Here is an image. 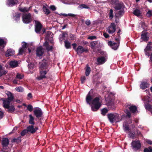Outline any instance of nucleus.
I'll use <instances>...</instances> for the list:
<instances>
[{
    "instance_id": "nucleus-1",
    "label": "nucleus",
    "mask_w": 152,
    "mask_h": 152,
    "mask_svg": "<svg viewBox=\"0 0 152 152\" xmlns=\"http://www.w3.org/2000/svg\"><path fill=\"white\" fill-rule=\"evenodd\" d=\"M93 96L91 95L89 91L87 94L86 97V101L88 104L91 105L92 111H96L99 108L101 105V104L99 101V98L97 97L93 99Z\"/></svg>"
},
{
    "instance_id": "nucleus-2",
    "label": "nucleus",
    "mask_w": 152,
    "mask_h": 152,
    "mask_svg": "<svg viewBox=\"0 0 152 152\" xmlns=\"http://www.w3.org/2000/svg\"><path fill=\"white\" fill-rule=\"evenodd\" d=\"M107 94V96L105 98V101H106L105 104L108 106L109 109L113 110L115 107L114 102L115 94L113 92H108Z\"/></svg>"
},
{
    "instance_id": "nucleus-3",
    "label": "nucleus",
    "mask_w": 152,
    "mask_h": 152,
    "mask_svg": "<svg viewBox=\"0 0 152 152\" xmlns=\"http://www.w3.org/2000/svg\"><path fill=\"white\" fill-rule=\"evenodd\" d=\"M107 117L111 123L118 122L120 121L119 115L116 113H108L107 115Z\"/></svg>"
},
{
    "instance_id": "nucleus-4",
    "label": "nucleus",
    "mask_w": 152,
    "mask_h": 152,
    "mask_svg": "<svg viewBox=\"0 0 152 152\" xmlns=\"http://www.w3.org/2000/svg\"><path fill=\"white\" fill-rule=\"evenodd\" d=\"M22 20L25 23H30L32 20L31 14L30 13L23 14L22 15Z\"/></svg>"
},
{
    "instance_id": "nucleus-5",
    "label": "nucleus",
    "mask_w": 152,
    "mask_h": 152,
    "mask_svg": "<svg viewBox=\"0 0 152 152\" xmlns=\"http://www.w3.org/2000/svg\"><path fill=\"white\" fill-rule=\"evenodd\" d=\"M9 143V140L7 138H3L1 142V144L2 145V148L1 150L2 152H10L8 151H6V147L8 146Z\"/></svg>"
},
{
    "instance_id": "nucleus-6",
    "label": "nucleus",
    "mask_w": 152,
    "mask_h": 152,
    "mask_svg": "<svg viewBox=\"0 0 152 152\" xmlns=\"http://www.w3.org/2000/svg\"><path fill=\"white\" fill-rule=\"evenodd\" d=\"M42 26L39 21L36 20L35 22V31L37 34H40Z\"/></svg>"
},
{
    "instance_id": "nucleus-7",
    "label": "nucleus",
    "mask_w": 152,
    "mask_h": 152,
    "mask_svg": "<svg viewBox=\"0 0 152 152\" xmlns=\"http://www.w3.org/2000/svg\"><path fill=\"white\" fill-rule=\"evenodd\" d=\"M131 145L133 149L136 151L139 150L141 148V144L139 141H133L132 142Z\"/></svg>"
},
{
    "instance_id": "nucleus-8",
    "label": "nucleus",
    "mask_w": 152,
    "mask_h": 152,
    "mask_svg": "<svg viewBox=\"0 0 152 152\" xmlns=\"http://www.w3.org/2000/svg\"><path fill=\"white\" fill-rule=\"evenodd\" d=\"M48 61L47 60L43 59L40 62V68L41 70H46L47 69L48 66Z\"/></svg>"
},
{
    "instance_id": "nucleus-9",
    "label": "nucleus",
    "mask_w": 152,
    "mask_h": 152,
    "mask_svg": "<svg viewBox=\"0 0 152 152\" xmlns=\"http://www.w3.org/2000/svg\"><path fill=\"white\" fill-rule=\"evenodd\" d=\"M88 51V50L87 49H85L81 45L78 46L76 49V52L77 54L79 55H81L83 52L87 53Z\"/></svg>"
},
{
    "instance_id": "nucleus-10",
    "label": "nucleus",
    "mask_w": 152,
    "mask_h": 152,
    "mask_svg": "<svg viewBox=\"0 0 152 152\" xmlns=\"http://www.w3.org/2000/svg\"><path fill=\"white\" fill-rule=\"evenodd\" d=\"M34 115L37 118H39L42 117L43 113L41 109L38 108L35 109L33 111Z\"/></svg>"
},
{
    "instance_id": "nucleus-11",
    "label": "nucleus",
    "mask_w": 152,
    "mask_h": 152,
    "mask_svg": "<svg viewBox=\"0 0 152 152\" xmlns=\"http://www.w3.org/2000/svg\"><path fill=\"white\" fill-rule=\"evenodd\" d=\"M150 84L147 81H142L140 85V88L142 90H145L146 88H149Z\"/></svg>"
},
{
    "instance_id": "nucleus-12",
    "label": "nucleus",
    "mask_w": 152,
    "mask_h": 152,
    "mask_svg": "<svg viewBox=\"0 0 152 152\" xmlns=\"http://www.w3.org/2000/svg\"><path fill=\"white\" fill-rule=\"evenodd\" d=\"M119 44V42L117 43L113 42L111 41H110L108 42V45L110 46L112 49L114 50H116L117 49Z\"/></svg>"
},
{
    "instance_id": "nucleus-13",
    "label": "nucleus",
    "mask_w": 152,
    "mask_h": 152,
    "mask_svg": "<svg viewBox=\"0 0 152 152\" xmlns=\"http://www.w3.org/2000/svg\"><path fill=\"white\" fill-rule=\"evenodd\" d=\"M38 129V127L34 128L33 125L29 126L26 128L28 132H29L32 134L34 133Z\"/></svg>"
},
{
    "instance_id": "nucleus-14",
    "label": "nucleus",
    "mask_w": 152,
    "mask_h": 152,
    "mask_svg": "<svg viewBox=\"0 0 152 152\" xmlns=\"http://www.w3.org/2000/svg\"><path fill=\"white\" fill-rule=\"evenodd\" d=\"M48 71V70H41L40 71V76L38 77L37 79L39 80H41L43 79L46 78V77L45 76V75L47 74V72Z\"/></svg>"
},
{
    "instance_id": "nucleus-15",
    "label": "nucleus",
    "mask_w": 152,
    "mask_h": 152,
    "mask_svg": "<svg viewBox=\"0 0 152 152\" xmlns=\"http://www.w3.org/2000/svg\"><path fill=\"white\" fill-rule=\"evenodd\" d=\"M108 32L109 33H113L115 31V25L114 23H112L107 28Z\"/></svg>"
},
{
    "instance_id": "nucleus-16",
    "label": "nucleus",
    "mask_w": 152,
    "mask_h": 152,
    "mask_svg": "<svg viewBox=\"0 0 152 152\" xmlns=\"http://www.w3.org/2000/svg\"><path fill=\"white\" fill-rule=\"evenodd\" d=\"M44 50L41 47L37 48L36 50V54L38 56H42L44 53Z\"/></svg>"
},
{
    "instance_id": "nucleus-17",
    "label": "nucleus",
    "mask_w": 152,
    "mask_h": 152,
    "mask_svg": "<svg viewBox=\"0 0 152 152\" xmlns=\"http://www.w3.org/2000/svg\"><path fill=\"white\" fill-rule=\"evenodd\" d=\"M21 4H20L19 6L18 7V10L21 12L23 13L28 12L31 9L32 6H30L29 8L26 7H25L23 8H22L20 7V5Z\"/></svg>"
},
{
    "instance_id": "nucleus-18",
    "label": "nucleus",
    "mask_w": 152,
    "mask_h": 152,
    "mask_svg": "<svg viewBox=\"0 0 152 152\" xmlns=\"http://www.w3.org/2000/svg\"><path fill=\"white\" fill-rule=\"evenodd\" d=\"M126 108L129 109V111L133 113H135L137 110V107L135 106L131 105L129 104L126 105Z\"/></svg>"
},
{
    "instance_id": "nucleus-19",
    "label": "nucleus",
    "mask_w": 152,
    "mask_h": 152,
    "mask_svg": "<svg viewBox=\"0 0 152 152\" xmlns=\"http://www.w3.org/2000/svg\"><path fill=\"white\" fill-rule=\"evenodd\" d=\"M115 9L116 10H120L122 8H123L124 7V5L123 3L120 2L118 3L117 4H115Z\"/></svg>"
},
{
    "instance_id": "nucleus-20",
    "label": "nucleus",
    "mask_w": 152,
    "mask_h": 152,
    "mask_svg": "<svg viewBox=\"0 0 152 152\" xmlns=\"http://www.w3.org/2000/svg\"><path fill=\"white\" fill-rule=\"evenodd\" d=\"M18 2L17 0H8L7 2V5L8 6L12 7L15 4H17Z\"/></svg>"
},
{
    "instance_id": "nucleus-21",
    "label": "nucleus",
    "mask_w": 152,
    "mask_h": 152,
    "mask_svg": "<svg viewBox=\"0 0 152 152\" xmlns=\"http://www.w3.org/2000/svg\"><path fill=\"white\" fill-rule=\"evenodd\" d=\"M3 106L4 108H8L10 105V102L12 101H10L9 99H3Z\"/></svg>"
},
{
    "instance_id": "nucleus-22",
    "label": "nucleus",
    "mask_w": 152,
    "mask_h": 152,
    "mask_svg": "<svg viewBox=\"0 0 152 152\" xmlns=\"http://www.w3.org/2000/svg\"><path fill=\"white\" fill-rule=\"evenodd\" d=\"M97 64L98 65H101L104 63V57H99L97 59Z\"/></svg>"
},
{
    "instance_id": "nucleus-23",
    "label": "nucleus",
    "mask_w": 152,
    "mask_h": 152,
    "mask_svg": "<svg viewBox=\"0 0 152 152\" xmlns=\"http://www.w3.org/2000/svg\"><path fill=\"white\" fill-rule=\"evenodd\" d=\"M5 93L7 94L8 97L7 99H9L10 101H13L14 99V97L13 96V94L10 92L8 91H5Z\"/></svg>"
},
{
    "instance_id": "nucleus-24",
    "label": "nucleus",
    "mask_w": 152,
    "mask_h": 152,
    "mask_svg": "<svg viewBox=\"0 0 152 152\" xmlns=\"http://www.w3.org/2000/svg\"><path fill=\"white\" fill-rule=\"evenodd\" d=\"M9 65L11 68H15L18 66V62L17 61L15 60L12 61L10 62L9 63Z\"/></svg>"
},
{
    "instance_id": "nucleus-25",
    "label": "nucleus",
    "mask_w": 152,
    "mask_h": 152,
    "mask_svg": "<svg viewBox=\"0 0 152 152\" xmlns=\"http://www.w3.org/2000/svg\"><path fill=\"white\" fill-rule=\"evenodd\" d=\"M15 53L14 51L12 49H9L6 52L5 56L6 57L13 55Z\"/></svg>"
},
{
    "instance_id": "nucleus-26",
    "label": "nucleus",
    "mask_w": 152,
    "mask_h": 152,
    "mask_svg": "<svg viewBox=\"0 0 152 152\" xmlns=\"http://www.w3.org/2000/svg\"><path fill=\"white\" fill-rule=\"evenodd\" d=\"M21 16V13L16 12L13 15V17L15 20L18 21L20 20V17Z\"/></svg>"
},
{
    "instance_id": "nucleus-27",
    "label": "nucleus",
    "mask_w": 152,
    "mask_h": 152,
    "mask_svg": "<svg viewBox=\"0 0 152 152\" xmlns=\"http://www.w3.org/2000/svg\"><path fill=\"white\" fill-rule=\"evenodd\" d=\"M147 32H144L141 35V39L143 41H146L148 40L149 37L147 36Z\"/></svg>"
},
{
    "instance_id": "nucleus-28",
    "label": "nucleus",
    "mask_w": 152,
    "mask_h": 152,
    "mask_svg": "<svg viewBox=\"0 0 152 152\" xmlns=\"http://www.w3.org/2000/svg\"><path fill=\"white\" fill-rule=\"evenodd\" d=\"M6 43L4 39L0 38V50H2L6 45Z\"/></svg>"
},
{
    "instance_id": "nucleus-29",
    "label": "nucleus",
    "mask_w": 152,
    "mask_h": 152,
    "mask_svg": "<svg viewBox=\"0 0 152 152\" xmlns=\"http://www.w3.org/2000/svg\"><path fill=\"white\" fill-rule=\"evenodd\" d=\"M29 117L28 121L29 124H31V125H34L35 124V122L34 121V118L31 114L29 115Z\"/></svg>"
},
{
    "instance_id": "nucleus-30",
    "label": "nucleus",
    "mask_w": 152,
    "mask_h": 152,
    "mask_svg": "<svg viewBox=\"0 0 152 152\" xmlns=\"http://www.w3.org/2000/svg\"><path fill=\"white\" fill-rule=\"evenodd\" d=\"M21 137L19 136L17 138H14L12 140L11 142L12 143L16 142L18 144L21 142Z\"/></svg>"
},
{
    "instance_id": "nucleus-31",
    "label": "nucleus",
    "mask_w": 152,
    "mask_h": 152,
    "mask_svg": "<svg viewBox=\"0 0 152 152\" xmlns=\"http://www.w3.org/2000/svg\"><path fill=\"white\" fill-rule=\"evenodd\" d=\"M66 35H67V34L66 32H63L61 34H60L59 37L60 41H62L65 39Z\"/></svg>"
},
{
    "instance_id": "nucleus-32",
    "label": "nucleus",
    "mask_w": 152,
    "mask_h": 152,
    "mask_svg": "<svg viewBox=\"0 0 152 152\" xmlns=\"http://www.w3.org/2000/svg\"><path fill=\"white\" fill-rule=\"evenodd\" d=\"M7 109L6 111L9 113H12L15 110V108L13 105L10 106L8 108H5Z\"/></svg>"
},
{
    "instance_id": "nucleus-33",
    "label": "nucleus",
    "mask_w": 152,
    "mask_h": 152,
    "mask_svg": "<svg viewBox=\"0 0 152 152\" xmlns=\"http://www.w3.org/2000/svg\"><path fill=\"white\" fill-rule=\"evenodd\" d=\"M133 14L137 16H140L141 14L140 11V10L136 9L134 10L133 11Z\"/></svg>"
},
{
    "instance_id": "nucleus-34",
    "label": "nucleus",
    "mask_w": 152,
    "mask_h": 152,
    "mask_svg": "<svg viewBox=\"0 0 152 152\" xmlns=\"http://www.w3.org/2000/svg\"><path fill=\"white\" fill-rule=\"evenodd\" d=\"M145 107L146 110L150 112H152V106L149 103L145 104Z\"/></svg>"
},
{
    "instance_id": "nucleus-35",
    "label": "nucleus",
    "mask_w": 152,
    "mask_h": 152,
    "mask_svg": "<svg viewBox=\"0 0 152 152\" xmlns=\"http://www.w3.org/2000/svg\"><path fill=\"white\" fill-rule=\"evenodd\" d=\"M42 10L43 12L46 15H49L50 13V12L49 9L47 8L45 6H43Z\"/></svg>"
},
{
    "instance_id": "nucleus-36",
    "label": "nucleus",
    "mask_w": 152,
    "mask_h": 152,
    "mask_svg": "<svg viewBox=\"0 0 152 152\" xmlns=\"http://www.w3.org/2000/svg\"><path fill=\"white\" fill-rule=\"evenodd\" d=\"M124 130L126 131H129L130 130L129 125L126 122H124L123 124Z\"/></svg>"
},
{
    "instance_id": "nucleus-37",
    "label": "nucleus",
    "mask_w": 152,
    "mask_h": 152,
    "mask_svg": "<svg viewBox=\"0 0 152 152\" xmlns=\"http://www.w3.org/2000/svg\"><path fill=\"white\" fill-rule=\"evenodd\" d=\"M91 71V68L88 65H87L86 69L85 74L86 76H88Z\"/></svg>"
},
{
    "instance_id": "nucleus-38",
    "label": "nucleus",
    "mask_w": 152,
    "mask_h": 152,
    "mask_svg": "<svg viewBox=\"0 0 152 152\" xmlns=\"http://www.w3.org/2000/svg\"><path fill=\"white\" fill-rule=\"evenodd\" d=\"M65 46L66 49H69L71 48V43L67 40L64 41Z\"/></svg>"
},
{
    "instance_id": "nucleus-39",
    "label": "nucleus",
    "mask_w": 152,
    "mask_h": 152,
    "mask_svg": "<svg viewBox=\"0 0 152 152\" xmlns=\"http://www.w3.org/2000/svg\"><path fill=\"white\" fill-rule=\"evenodd\" d=\"M59 15H63L65 17H67L68 16H69L72 17H75L76 16V15L71 13H69L68 14H66L63 13H61L60 14H59Z\"/></svg>"
},
{
    "instance_id": "nucleus-40",
    "label": "nucleus",
    "mask_w": 152,
    "mask_h": 152,
    "mask_svg": "<svg viewBox=\"0 0 152 152\" xmlns=\"http://www.w3.org/2000/svg\"><path fill=\"white\" fill-rule=\"evenodd\" d=\"M78 7L81 9L83 8L89 9V7L87 5L85 4H82L79 5Z\"/></svg>"
},
{
    "instance_id": "nucleus-41",
    "label": "nucleus",
    "mask_w": 152,
    "mask_h": 152,
    "mask_svg": "<svg viewBox=\"0 0 152 152\" xmlns=\"http://www.w3.org/2000/svg\"><path fill=\"white\" fill-rule=\"evenodd\" d=\"M113 10L111 9L109 11V18L110 19H113Z\"/></svg>"
},
{
    "instance_id": "nucleus-42",
    "label": "nucleus",
    "mask_w": 152,
    "mask_h": 152,
    "mask_svg": "<svg viewBox=\"0 0 152 152\" xmlns=\"http://www.w3.org/2000/svg\"><path fill=\"white\" fill-rule=\"evenodd\" d=\"M15 90L19 92H22L24 91L23 88L21 86L16 88Z\"/></svg>"
},
{
    "instance_id": "nucleus-43",
    "label": "nucleus",
    "mask_w": 152,
    "mask_h": 152,
    "mask_svg": "<svg viewBox=\"0 0 152 152\" xmlns=\"http://www.w3.org/2000/svg\"><path fill=\"white\" fill-rule=\"evenodd\" d=\"M108 1L113 4H115L119 3V0H108Z\"/></svg>"
},
{
    "instance_id": "nucleus-44",
    "label": "nucleus",
    "mask_w": 152,
    "mask_h": 152,
    "mask_svg": "<svg viewBox=\"0 0 152 152\" xmlns=\"http://www.w3.org/2000/svg\"><path fill=\"white\" fill-rule=\"evenodd\" d=\"M130 111H129L128 109L126 108L125 110V113L126 114V116L128 117L129 118L131 117V113Z\"/></svg>"
},
{
    "instance_id": "nucleus-45",
    "label": "nucleus",
    "mask_w": 152,
    "mask_h": 152,
    "mask_svg": "<svg viewBox=\"0 0 152 152\" xmlns=\"http://www.w3.org/2000/svg\"><path fill=\"white\" fill-rule=\"evenodd\" d=\"M28 132L27 129H25L23 130L21 132L20 134L21 136H23L26 134Z\"/></svg>"
},
{
    "instance_id": "nucleus-46",
    "label": "nucleus",
    "mask_w": 152,
    "mask_h": 152,
    "mask_svg": "<svg viewBox=\"0 0 152 152\" xmlns=\"http://www.w3.org/2000/svg\"><path fill=\"white\" fill-rule=\"evenodd\" d=\"M151 47L150 44H148L146 48L144 49V51H148L150 50Z\"/></svg>"
},
{
    "instance_id": "nucleus-47",
    "label": "nucleus",
    "mask_w": 152,
    "mask_h": 152,
    "mask_svg": "<svg viewBox=\"0 0 152 152\" xmlns=\"http://www.w3.org/2000/svg\"><path fill=\"white\" fill-rule=\"evenodd\" d=\"M23 76L21 75V74L18 73L16 76V78L18 79H21L23 78Z\"/></svg>"
},
{
    "instance_id": "nucleus-48",
    "label": "nucleus",
    "mask_w": 152,
    "mask_h": 152,
    "mask_svg": "<svg viewBox=\"0 0 152 152\" xmlns=\"http://www.w3.org/2000/svg\"><path fill=\"white\" fill-rule=\"evenodd\" d=\"M33 106L31 104L28 105L27 107V109L30 112H31L33 110Z\"/></svg>"
},
{
    "instance_id": "nucleus-49",
    "label": "nucleus",
    "mask_w": 152,
    "mask_h": 152,
    "mask_svg": "<svg viewBox=\"0 0 152 152\" xmlns=\"http://www.w3.org/2000/svg\"><path fill=\"white\" fill-rule=\"evenodd\" d=\"M25 50H26L22 48H20L19 49L18 54L19 55H22L23 53L24 52Z\"/></svg>"
},
{
    "instance_id": "nucleus-50",
    "label": "nucleus",
    "mask_w": 152,
    "mask_h": 152,
    "mask_svg": "<svg viewBox=\"0 0 152 152\" xmlns=\"http://www.w3.org/2000/svg\"><path fill=\"white\" fill-rule=\"evenodd\" d=\"M23 45H22V48L26 50L27 48V43L25 42H23Z\"/></svg>"
},
{
    "instance_id": "nucleus-51",
    "label": "nucleus",
    "mask_w": 152,
    "mask_h": 152,
    "mask_svg": "<svg viewBox=\"0 0 152 152\" xmlns=\"http://www.w3.org/2000/svg\"><path fill=\"white\" fill-rule=\"evenodd\" d=\"M50 8L51 10L52 11H54L56 10V7L53 5H52L50 6Z\"/></svg>"
},
{
    "instance_id": "nucleus-52",
    "label": "nucleus",
    "mask_w": 152,
    "mask_h": 152,
    "mask_svg": "<svg viewBox=\"0 0 152 152\" xmlns=\"http://www.w3.org/2000/svg\"><path fill=\"white\" fill-rule=\"evenodd\" d=\"M4 113L0 110V120L3 118L4 116Z\"/></svg>"
},
{
    "instance_id": "nucleus-53",
    "label": "nucleus",
    "mask_w": 152,
    "mask_h": 152,
    "mask_svg": "<svg viewBox=\"0 0 152 152\" xmlns=\"http://www.w3.org/2000/svg\"><path fill=\"white\" fill-rule=\"evenodd\" d=\"M86 79V77L84 76H82L81 77V83L83 84L85 82V80Z\"/></svg>"
},
{
    "instance_id": "nucleus-54",
    "label": "nucleus",
    "mask_w": 152,
    "mask_h": 152,
    "mask_svg": "<svg viewBox=\"0 0 152 152\" xmlns=\"http://www.w3.org/2000/svg\"><path fill=\"white\" fill-rule=\"evenodd\" d=\"M43 45L46 48L47 47H48L49 45L48 42L47 41H46L44 43Z\"/></svg>"
},
{
    "instance_id": "nucleus-55",
    "label": "nucleus",
    "mask_w": 152,
    "mask_h": 152,
    "mask_svg": "<svg viewBox=\"0 0 152 152\" xmlns=\"http://www.w3.org/2000/svg\"><path fill=\"white\" fill-rule=\"evenodd\" d=\"M147 16L150 17L152 15V11L151 10H149L147 13Z\"/></svg>"
},
{
    "instance_id": "nucleus-56",
    "label": "nucleus",
    "mask_w": 152,
    "mask_h": 152,
    "mask_svg": "<svg viewBox=\"0 0 152 152\" xmlns=\"http://www.w3.org/2000/svg\"><path fill=\"white\" fill-rule=\"evenodd\" d=\"M96 39V37L95 36H91L88 37V39H90L91 40H93L94 39Z\"/></svg>"
},
{
    "instance_id": "nucleus-57",
    "label": "nucleus",
    "mask_w": 152,
    "mask_h": 152,
    "mask_svg": "<svg viewBox=\"0 0 152 152\" xmlns=\"http://www.w3.org/2000/svg\"><path fill=\"white\" fill-rule=\"evenodd\" d=\"M53 48V47L52 46H49L48 47H47L46 49L48 51H49L50 50H52Z\"/></svg>"
},
{
    "instance_id": "nucleus-58",
    "label": "nucleus",
    "mask_w": 152,
    "mask_h": 152,
    "mask_svg": "<svg viewBox=\"0 0 152 152\" xmlns=\"http://www.w3.org/2000/svg\"><path fill=\"white\" fill-rule=\"evenodd\" d=\"M106 83L107 84V85H106V86H105V89L107 88H108V90H110V84H108L107 83Z\"/></svg>"
},
{
    "instance_id": "nucleus-59",
    "label": "nucleus",
    "mask_w": 152,
    "mask_h": 152,
    "mask_svg": "<svg viewBox=\"0 0 152 152\" xmlns=\"http://www.w3.org/2000/svg\"><path fill=\"white\" fill-rule=\"evenodd\" d=\"M85 24L87 26L91 24V21L87 19L85 22Z\"/></svg>"
},
{
    "instance_id": "nucleus-60",
    "label": "nucleus",
    "mask_w": 152,
    "mask_h": 152,
    "mask_svg": "<svg viewBox=\"0 0 152 152\" xmlns=\"http://www.w3.org/2000/svg\"><path fill=\"white\" fill-rule=\"evenodd\" d=\"M72 46L73 49L76 51V49H77L76 48V47L77 46V44L75 43H73L72 44Z\"/></svg>"
},
{
    "instance_id": "nucleus-61",
    "label": "nucleus",
    "mask_w": 152,
    "mask_h": 152,
    "mask_svg": "<svg viewBox=\"0 0 152 152\" xmlns=\"http://www.w3.org/2000/svg\"><path fill=\"white\" fill-rule=\"evenodd\" d=\"M2 68L3 67L1 65H0V73H2V72H3L4 71H6L5 70H2Z\"/></svg>"
},
{
    "instance_id": "nucleus-62",
    "label": "nucleus",
    "mask_w": 152,
    "mask_h": 152,
    "mask_svg": "<svg viewBox=\"0 0 152 152\" xmlns=\"http://www.w3.org/2000/svg\"><path fill=\"white\" fill-rule=\"evenodd\" d=\"M52 34V32L50 31H48L46 33V34L47 36L48 37H49L50 35H51Z\"/></svg>"
},
{
    "instance_id": "nucleus-63",
    "label": "nucleus",
    "mask_w": 152,
    "mask_h": 152,
    "mask_svg": "<svg viewBox=\"0 0 152 152\" xmlns=\"http://www.w3.org/2000/svg\"><path fill=\"white\" fill-rule=\"evenodd\" d=\"M7 71L3 72H2V73H0V77L2 76L3 75H6L7 74Z\"/></svg>"
},
{
    "instance_id": "nucleus-64",
    "label": "nucleus",
    "mask_w": 152,
    "mask_h": 152,
    "mask_svg": "<svg viewBox=\"0 0 152 152\" xmlns=\"http://www.w3.org/2000/svg\"><path fill=\"white\" fill-rule=\"evenodd\" d=\"M146 142L148 144L150 145H152V141L151 140H148L146 141Z\"/></svg>"
}]
</instances>
